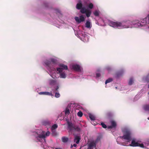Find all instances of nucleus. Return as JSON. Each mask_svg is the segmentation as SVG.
<instances>
[{
	"label": "nucleus",
	"mask_w": 149,
	"mask_h": 149,
	"mask_svg": "<svg viewBox=\"0 0 149 149\" xmlns=\"http://www.w3.org/2000/svg\"><path fill=\"white\" fill-rule=\"evenodd\" d=\"M147 19L148 17L142 19L140 22H139L138 21L133 22L128 21L126 22H121L109 21L108 24L110 26L113 27H120L121 28H129L132 24L134 25L135 27H142L147 24Z\"/></svg>",
	"instance_id": "1"
},
{
	"label": "nucleus",
	"mask_w": 149,
	"mask_h": 149,
	"mask_svg": "<svg viewBox=\"0 0 149 149\" xmlns=\"http://www.w3.org/2000/svg\"><path fill=\"white\" fill-rule=\"evenodd\" d=\"M42 132H43V131H42L41 130H38L36 132L38 136H36V137L38 141L40 142H42V139H44L45 140L46 136H49L50 134V132H47L45 135L43 134V133L42 134Z\"/></svg>",
	"instance_id": "2"
},
{
	"label": "nucleus",
	"mask_w": 149,
	"mask_h": 149,
	"mask_svg": "<svg viewBox=\"0 0 149 149\" xmlns=\"http://www.w3.org/2000/svg\"><path fill=\"white\" fill-rule=\"evenodd\" d=\"M120 138L126 140L128 142H130L131 140V133L128 131H125L123 136H121Z\"/></svg>",
	"instance_id": "3"
},
{
	"label": "nucleus",
	"mask_w": 149,
	"mask_h": 149,
	"mask_svg": "<svg viewBox=\"0 0 149 149\" xmlns=\"http://www.w3.org/2000/svg\"><path fill=\"white\" fill-rule=\"evenodd\" d=\"M60 68H57V71H58L60 73L62 72L63 70H67L68 69L67 66L63 64L60 65Z\"/></svg>",
	"instance_id": "4"
},
{
	"label": "nucleus",
	"mask_w": 149,
	"mask_h": 149,
	"mask_svg": "<svg viewBox=\"0 0 149 149\" xmlns=\"http://www.w3.org/2000/svg\"><path fill=\"white\" fill-rule=\"evenodd\" d=\"M96 146L95 142L94 141H92L88 144V148L87 149H93L94 148H95Z\"/></svg>",
	"instance_id": "5"
},
{
	"label": "nucleus",
	"mask_w": 149,
	"mask_h": 149,
	"mask_svg": "<svg viewBox=\"0 0 149 149\" xmlns=\"http://www.w3.org/2000/svg\"><path fill=\"white\" fill-rule=\"evenodd\" d=\"M75 20L76 22L79 23L81 22H83L85 20V18L83 15H81L80 16L79 18L76 17L75 18Z\"/></svg>",
	"instance_id": "6"
},
{
	"label": "nucleus",
	"mask_w": 149,
	"mask_h": 149,
	"mask_svg": "<svg viewBox=\"0 0 149 149\" xmlns=\"http://www.w3.org/2000/svg\"><path fill=\"white\" fill-rule=\"evenodd\" d=\"M72 69L75 71L81 72V69L80 66L77 64L73 65L72 66Z\"/></svg>",
	"instance_id": "7"
},
{
	"label": "nucleus",
	"mask_w": 149,
	"mask_h": 149,
	"mask_svg": "<svg viewBox=\"0 0 149 149\" xmlns=\"http://www.w3.org/2000/svg\"><path fill=\"white\" fill-rule=\"evenodd\" d=\"M111 125L108 126V129H111L112 128H115L116 126V122L113 121L112 120L111 121Z\"/></svg>",
	"instance_id": "8"
},
{
	"label": "nucleus",
	"mask_w": 149,
	"mask_h": 149,
	"mask_svg": "<svg viewBox=\"0 0 149 149\" xmlns=\"http://www.w3.org/2000/svg\"><path fill=\"white\" fill-rule=\"evenodd\" d=\"M139 143L136 142L134 140H133L131 142V143L130 144V146H131L136 147L138 146Z\"/></svg>",
	"instance_id": "9"
},
{
	"label": "nucleus",
	"mask_w": 149,
	"mask_h": 149,
	"mask_svg": "<svg viewBox=\"0 0 149 149\" xmlns=\"http://www.w3.org/2000/svg\"><path fill=\"white\" fill-rule=\"evenodd\" d=\"M85 26L86 27L88 28H91V27L92 25L90 20H86Z\"/></svg>",
	"instance_id": "10"
},
{
	"label": "nucleus",
	"mask_w": 149,
	"mask_h": 149,
	"mask_svg": "<svg viewBox=\"0 0 149 149\" xmlns=\"http://www.w3.org/2000/svg\"><path fill=\"white\" fill-rule=\"evenodd\" d=\"M44 63L46 66L49 68H50L51 66L52 63L51 61L47 60L45 61Z\"/></svg>",
	"instance_id": "11"
},
{
	"label": "nucleus",
	"mask_w": 149,
	"mask_h": 149,
	"mask_svg": "<svg viewBox=\"0 0 149 149\" xmlns=\"http://www.w3.org/2000/svg\"><path fill=\"white\" fill-rule=\"evenodd\" d=\"M80 140L79 136H76L74 138V141L77 143L78 144Z\"/></svg>",
	"instance_id": "12"
},
{
	"label": "nucleus",
	"mask_w": 149,
	"mask_h": 149,
	"mask_svg": "<svg viewBox=\"0 0 149 149\" xmlns=\"http://www.w3.org/2000/svg\"><path fill=\"white\" fill-rule=\"evenodd\" d=\"M68 127L70 130L71 131L73 129L74 127L72 125L71 123H68Z\"/></svg>",
	"instance_id": "13"
},
{
	"label": "nucleus",
	"mask_w": 149,
	"mask_h": 149,
	"mask_svg": "<svg viewBox=\"0 0 149 149\" xmlns=\"http://www.w3.org/2000/svg\"><path fill=\"white\" fill-rule=\"evenodd\" d=\"M62 141L63 143H66L69 140L68 138L66 136H63L62 138Z\"/></svg>",
	"instance_id": "14"
},
{
	"label": "nucleus",
	"mask_w": 149,
	"mask_h": 149,
	"mask_svg": "<svg viewBox=\"0 0 149 149\" xmlns=\"http://www.w3.org/2000/svg\"><path fill=\"white\" fill-rule=\"evenodd\" d=\"M144 110L146 111H149V104H146L143 106Z\"/></svg>",
	"instance_id": "15"
},
{
	"label": "nucleus",
	"mask_w": 149,
	"mask_h": 149,
	"mask_svg": "<svg viewBox=\"0 0 149 149\" xmlns=\"http://www.w3.org/2000/svg\"><path fill=\"white\" fill-rule=\"evenodd\" d=\"M82 4L81 3H78L76 5V8L78 9H81L82 7Z\"/></svg>",
	"instance_id": "16"
},
{
	"label": "nucleus",
	"mask_w": 149,
	"mask_h": 149,
	"mask_svg": "<svg viewBox=\"0 0 149 149\" xmlns=\"http://www.w3.org/2000/svg\"><path fill=\"white\" fill-rule=\"evenodd\" d=\"M56 81L53 79H51L49 81V84L51 85H54L56 84Z\"/></svg>",
	"instance_id": "17"
},
{
	"label": "nucleus",
	"mask_w": 149,
	"mask_h": 149,
	"mask_svg": "<svg viewBox=\"0 0 149 149\" xmlns=\"http://www.w3.org/2000/svg\"><path fill=\"white\" fill-rule=\"evenodd\" d=\"M85 13H86L87 17H89L91 14V12L90 10L88 9Z\"/></svg>",
	"instance_id": "18"
},
{
	"label": "nucleus",
	"mask_w": 149,
	"mask_h": 149,
	"mask_svg": "<svg viewBox=\"0 0 149 149\" xmlns=\"http://www.w3.org/2000/svg\"><path fill=\"white\" fill-rule=\"evenodd\" d=\"M66 75L64 72H61L60 74V77L61 78H65L66 77Z\"/></svg>",
	"instance_id": "19"
},
{
	"label": "nucleus",
	"mask_w": 149,
	"mask_h": 149,
	"mask_svg": "<svg viewBox=\"0 0 149 149\" xmlns=\"http://www.w3.org/2000/svg\"><path fill=\"white\" fill-rule=\"evenodd\" d=\"M87 10V9H86L84 8H82L81 9L80 12L83 14L85 13L86 12Z\"/></svg>",
	"instance_id": "20"
},
{
	"label": "nucleus",
	"mask_w": 149,
	"mask_h": 149,
	"mask_svg": "<svg viewBox=\"0 0 149 149\" xmlns=\"http://www.w3.org/2000/svg\"><path fill=\"white\" fill-rule=\"evenodd\" d=\"M73 129L76 131L79 132L81 131V129L77 126H74V127Z\"/></svg>",
	"instance_id": "21"
},
{
	"label": "nucleus",
	"mask_w": 149,
	"mask_h": 149,
	"mask_svg": "<svg viewBox=\"0 0 149 149\" xmlns=\"http://www.w3.org/2000/svg\"><path fill=\"white\" fill-rule=\"evenodd\" d=\"M58 127V125L56 124H54L52 125L51 129L52 131L56 129Z\"/></svg>",
	"instance_id": "22"
},
{
	"label": "nucleus",
	"mask_w": 149,
	"mask_h": 149,
	"mask_svg": "<svg viewBox=\"0 0 149 149\" xmlns=\"http://www.w3.org/2000/svg\"><path fill=\"white\" fill-rule=\"evenodd\" d=\"M113 81V79L111 78H109L108 79H107L105 82V84H107V83H109Z\"/></svg>",
	"instance_id": "23"
},
{
	"label": "nucleus",
	"mask_w": 149,
	"mask_h": 149,
	"mask_svg": "<svg viewBox=\"0 0 149 149\" xmlns=\"http://www.w3.org/2000/svg\"><path fill=\"white\" fill-rule=\"evenodd\" d=\"M51 62L53 64H54L56 63L57 62V60H56L53 58H52L50 59Z\"/></svg>",
	"instance_id": "24"
},
{
	"label": "nucleus",
	"mask_w": 149,
	"mask_h": 149,
	"mask_svg": "<svg viewBox=\"0 0 149 149\" xmlns=\"http://www.w3.org/2000/svg\"><path fill=\"white\" fill-rule=\"evenodd\" d=\"M55 12L57 14H58V15L60 14L61 15H62V14L61 13V11L59 9H56L55 10Z\"/></svg>",
	"instance_id": "25"
},
{
	"label": "nucleus",
	"mask_w": 149,
	"mask_h": 149,
	"mask_svg": "<svg viewBox=\"0 0 149 149\" xmlns=\"http://www.w3.org/2000/svg\"><path fill=\"white\" fill-rule=\"evenodd\" d=\"M133 79L132 78H131L130 79L129 81V85H131L133 84Z\"/></svg>",
	"instance_id": "26"
},
{
	"label": "nucleus",
	"mask_w": 149,
	"mask_h": 149,
	"mask_svg": "<svg viewBox=\"0 0 149 149\" xmlns=\"http://www.w3.org/2000/svg\"><path fill=\"white\" fill-rule=\"evenodd\" d=\"M89 117L90 118L91 120H94L95 119V118L93 115L90 114L89 115Z\"/></svg>",
	"instance_id": "27"
},
{
	"label": "nucleus",
	"mask_w": 149,
	"mask_h": 149,
	"mask_svg": "<svg viewBox=\"0 0 149 149\" xmlns=\"http://www.w3.org/2000/svg\"><path fill=\"white\" fill-rule=\"evenodd\" d=\"M94 15L96 16H98L99 15V12L97 10H95L93 13Z\"/></svg>",
	"instance_id": "28"
},
{
	"label": "nucleus",
	"mask_w": 149,
	"mask_h": 149,
	"mask_svg": "<svg viewBox=\"0 0 149 149\" xmlns=\"http://www.w3.org/2000/svg\"><path fill=\"white\" fill-rule=\"evenodd\" d=\"M83 115V113L81 111H79L77 113V116L80 117H81Z\"/></svg>",
	"instance_id": "29"
},
{
	"label": "nucleus",
	"mask_w": 149,
	"mask_h": 149,
	"mask_svg": "<svg viewBox=\"0 0 149 149\" xmlns=\"http://www.w3.org/2000/svg\"><path fill=\"white\" fill-rule=\"evenodd\" d=\"M93 4L92 3H90L88 5V7L89 8L91 9H92L93 8Z\"/></svg>",
	"instance_id": "30"
},
{
	"label": "nucleus",
	"mask_w": 149,
	"mask_h": 149,
	"mask_svg": "<svg viewBox=\"0 0 149 149\" xmlns=\"http://www.w3.org/2000/svg\"><path fill=\"white\" fill-rule=\"evenodd\" d=\"M70 111L68 109H66L65 111V114L66 115H68L70 113Z\"/></svg>",
	"instance_id": "31"
},
{
	"label": "nucleus",
	"mask_w": 149,
	"mask_h": 149,
	"mask_svg": "<svg viewBox=\"0 0 149 149\" xmlns=\"http://www.w3.org/2000/svg\"><path fill=\"white\" fill-rule=\"evenodd\" d=\"M49 123L48 122L46 121H43L42 122V124L44 125H46L49 124Z\"/></svg>",
	"instance_id": "32"
},
{
	"label": "nucleus",
	"mask_w": 149,
	"mask_h": 149,
	"mask_svg": "<svg viewBox=\"0 0 149 149\" xmlns=\"http://www.w3.org/2000/svg\"><path fill=\"white\" fill-rule=\"evenodd\" d=\"M106 69L108 71H110L112 70L110 66H109L107 67H106Z\"/></svg>",
	"instance_id": "33"
},
{
	"label": "nucleus",
	"mask_w": 149,
	"mask_h": 149,
	"mask_svg": "<svg viewBox=\"0 0 149 149\" xmlns=\"http://www.w3.org/2000/svg\"><path fill=\"white\" fill-rule=\"evenodd\" d=\"M60 96V94L57 92H56L55 93V97H56L58 98Z\"/></svg>",
	"instance_id": "34"
},
{
	"label": "nucleus",
	"mask_w": 149,
	"mask_h": 149,
	"mask_svg": "<svg viewBox=\"0 0 149 149\" xmlns=\"http://www.w3.org/2000/svg\"><path fill=\"white\" fill-rule=\"evenodd\" d=\"M101 125H102V127L104 128H105L107 127V125L103 123H101Z\"/></svg>",
	"instance_id": "35"
},
{
	"label": "nucleus",
	"mask_w": 149,
	"mask_h": 149,
	"mask_svg": "<svg viewBox=\"0 0 149 149\" xmlns=\"http://www.w3.org/2000/svg\"><path fill=\"white\" fill-rule=\"evenodd\" d=\"M138 146H139L140 147L142 148H144V145H143V143H141V144H139H139L138 145Z\"/></svg>",
	"instance_id": "36"
},
{
	"label": "nucleus",
	"mask_w": 149,
	"mask_h": 149,
	"mask_svg": "<svg viewBox=\"0 0 149 149\" xmlns=\"http://www.w3.org/2000/svg\"><path fill=\"white\" fill-rule=\"evenodd\" d=\"M47 92H40L39 94L40 95H46Z\"/></svg>",
	"instance_id": "37"
},
{
	"label": "nucleus",
	"mask_w": 149,
	"mask_h": 149,
	"mask_svg": "<svg viewBox=\"0 0 149 149\" xmlns=\"http://www.w3.org/2000/svg\"><path fill=\"white\" fill-rule=\"evenodd\" d=\"M59 88V87L58 86H57L55 89V91L56 92H58V90Z\"/></svg>",
	"instance_id": "38"
},
{
	"label": "nucleus",
	"mask_w": 149,
	"mask_h": 149,
	"mask_svg": "<svg viewBox=\"0 0 149 149\" xmlns=\"http://www.w3.org/2000/svg\"><path fill=\"white\" fill-rule=\"evenodd\" d=\"M46 95H52V94L51 93L47 92Z\"/></svg>",
	"instance_id": "39"
},
{
	"label": "nucleus",
	"mask_w": 149,
	"mask_h": 149,
	"mask_svg": "<svg viewBox=\"0 0 149 149\" xmlns=\"http://www.w3.org/2000/svg\"><path fill=\"white\" fill-rule=\"evenodd\" d=\"M149 77V75L148 74L147 76L146 77V80L148 82H149V81L148 79V77Z\"/></svg>",
	"instance_id": "40"
},
{
	"label": "nucleus",
	"mask_w": 149,
	"mask_h": 149,
	"mask_svg": "<svg viewBox=\"0 0 149 149\" xmlns=\"http://www.w3.org/2000/svg\"><path fill=\"white\" fill-rule=\"evenodd\" d=\"M100 76V73H97L96 74V76L97 77H99Z\"/></svg>",
	"instance_id": "41"
},
{
	"label": "nucleus",
	"mask_w": 149,
	"mask_h": 149,
	"mask_svg": "<svg viewBox=\"0 0 149 149\" xmlns=\"http://www.w3.org/2000/svg\"><path fill=\"white\" fill-rule=\"evenodd\" d=\"M108 116H111L112 115V113H109L107 114Z\"/></svg>",
	"instance_id": "42"
},
{
	"label": "nucleus",
	"mask_w": 149,
	"mask_h": 149,
	"mask_svg": "<svg viewBox=\"0 0 149 149\" xmlns=\"http://www.w3.org/2000/svg\"><path fill=\"white\" fill-rule=\"evenodd\" d=\"M147 17H148V23L149 24V15H148V16Z\"/></svg>",
	"instance_id": "43"
},
{
	"label": "nucleus",
	"mask_w": 149,
	"mask_h": 149,
	"mask_svg": "<svg viewBox=\"0 0 149 149\" xmlns=\"http://www.w3.org/2000/svg\"><path fill=\"white\" fill-rule=\"evenodd\" d=\"M45 7H47V6H48V4L47 3L45 4Z\"/></svg>",
	"instance_id": "44"
},
{
	"label": "nucleus",
	"mask_w": 149,
	"mask_h": 149,
	"mask_svg": "<svg viewBox=\"0 0 149 149\" xmlns=\"http://www.w3.org/2000/svg\"><path fill=\"white\" fill-rule=\"evenodd\" d=\"M73 146H74V147H76V146H77V145H76V144H74L73 145Z\"/></svg>",
	"instance_id": "45"
},
{
	"label": "nucleus",
	"mask_w": 149,
	"mask_h": 149,
	"mask_svg": "<svg viewBox=\"0 0 149 149\" xmlns=\"http://www.w3.org/2000/svg\"><path fill=\"white\" fill-rule=\"evenodd\" d=\"M55 149H61V148H56Z\"/></svg>",
	"instance_id": "46"
},
{
	"label": "nucleus",
	"mask_w": 149,
	"mask_h": 149,
	"mask_svg": "<svg viewBox=\"0 0 149 149\" xmlns=\"http://www.w3.org/2000/svg\"><path fill=\"white\" fill-rule=\"evenodd\" d=\"M72 147H73L72 145L71 146V148H72Z\"/></svg>",
	"instance_id": "47"
},
{
	"label": "nucleus",
	"mask_w": 149,
	"mask_h": 149,
	"mask_svg": "<svg viewBox=\"0 0 149 149\" xmlns=\"http://www.w3.org/2000/svg\"><path fill=\"white\" fill-rule=\"evenodd\" d=\"M148 94L149 95V92H148Z\"/></svg>",
	"instance_id": "48"
},
{
	"label": "nucleus",
	"mask_w": 149,
	"mask_h": 149,
	"mask_svg": "<svg viewBox=\"0 0 149 149\" xmlns=\"http://www.w3.org/2000/svg\"><path fill=\"white\" fill-rule=\"evenodd\" d=\"M116 88H117V87H116Z\"/></svg>",
	"instance_id": "49"
},
{
	"label": "nucleus",
	"mask_w": 149,
	"mask_h": 149,
	"mask_svg": "<svg viewBox=\"0 0 149 149\" xmlns=\"http://www.w3.org/2000/svg\"><path fill=\"white\" fill-rule=\"evenodd\" d=\"M148 119H149V118H148Z\"/></svg>",
	"instance_id": "50"
},
{
	"label": "nucleus",
	"mask_w": 149,
	"mask_h": 149,
	"mask_svg": "<svg viewBox=\"0 0 149 149\" xmlns=\"http://www.w3.org/2000/svg\"><path fill=\"white\" fill-rule=\"evenodd\" d=\"M148 119H149V118H148Z\"/></svg>",
	"instance_id": "51"
}]
</instances>
